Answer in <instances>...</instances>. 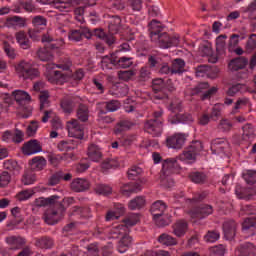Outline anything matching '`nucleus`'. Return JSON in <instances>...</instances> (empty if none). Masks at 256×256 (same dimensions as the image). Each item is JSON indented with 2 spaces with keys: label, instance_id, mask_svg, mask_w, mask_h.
I'll use <instances>...</instances> for the list:
<instances>
[{
  "label": "nucleus",
  "instance_id": "obj_1",
  "mask_svg": "<svg viewBox=\"0 0 256 256\" xmlns=\"http://www.w3.org/2000/svg\"><path fill=\"white\" fill-rule=\"evenodd\" d=\"M163 111H155L152 113V117L145 121L144 131L153 137H161L163 134Z\"/></svg>",
  "mask_w": 256,
  "mask_h": 256
},
{
  "label": "nucleus",
  "instance_id": "obj_2",
  "mask_svg": "<svg viewBox=\"0 0 256 256\" xmlns=\"http://www.w3.org/2000/svg\"><path fill=\"white\" fill-rule=\"evenodd\" d=\"M203 151V143L201 141H193L185 150L180 154L181 161L188 163H195L197 155Z\"/></svg>",
  "mask_w": 256,
  "mask_h": 256
},
{
  "label": "nucleus",
  "instance_id": "obj_3",
  "mask_svg": "<svg viewBox=\"0 0 256 256\" xmlns=\"http://www.w3.org/2000/svg\"><path fill=\"white\" fill-rule=\"evenodd\" d=\"M152 42L158 43L159 47L162 49H169L170 47H177L179 45V37H171L167 34V32H163L156 36V41Z\"/></svg>",
  "mask_w": 256,
  "mask_h": 256
},
{
  "label": "nucleus",
  "instance_id": "obj_4",
  "mask_svg": "<svg viewBox=\"0 0 256 256\" xmlns=\"http://www.w3.org/2000/svg\"><path fill=\"white\" fill-rule=\"evenodd\" d=\"M189 215L192 219H205L209 215H213V206L209 204H202L189 211Z\"/></svg>",
  "mask_w": 256,
  "mask_h": 256
},
{
  "label": "nucleus",
  "instance_id": "obj_5",
  "mask_svg": "<svg viewBox=\"0 0 256 256\" xmlns=\"http://www.w3.org/2000/svg\"><path fill=\"white\" fill-rule=\"evenodd\" d=\"M187 141V135L183 133H176L174 135L168 136L166 138V147L168 149H183V145H185V142Z\"/></svg>",
  "mask_w": 256,
  "mask_h": 256
},
{
  "label": "nucleus",
  "instance_id": "obj_6",
  "mask_svg": "<svg viewBox=\"0 0 256 256\" xmlns=\"http://www.w3.org/2000/svg\"><path fill=\"white\" fill-rule=\"evenodd\" d=\"M210 149L214 155L227 154L229 153V142L225 138H216L212 140Z\"/></svg>",
  "mask_w": 256,
  "mask_h": 256
},
{
  "label": "nucleus",
  "instance_id": "obj_7",
  "mask_svg": "<svg viewBox=\"0 0 256 256\" xmlns=\"http://www.w3.org/2000/svg\"><path fill=\"white\" fill-rule=\"evenodd\" d=\"M63 217H65L63 212H59L58 208L52 206V209L44 214V221L47 225H57Z\"/></svg>",
  "mask_w": 256,
  "mask_h": 256
},
{
  "label": "nucleus",
  "instance_id": "obj_8",
  "mask_svg": "<svg viewBox=\"0 0 256 256\" xmlns=\"http://www.w3.org/2000/svg\"><path fill=\"white\" fill-rule=\"evenodd\" d=\"M41 151H43V146H41V142L37 139H32L24 143L22 147V153L24 155H35L36 153H41Z\"/></svg>",
  "mask_w": 256,
  "mask_h": 256
},
{
  "label": "nucleus",
  "instance_id": "obj_9",
  "mask_svg": "<svg viewBox=\"0 0 256 256\" xmlns=\"http://www.w3.org/2000/svg\"><path fill=\"white\" fill-rule=\"evenodd\" d=\"M91 30L89 28L81 27L78 30H71L68 38L70 41H75L76 43H79V41L83 40V37L85 39H91Z\"/></svg>",
  "mask_w": 256,
  "mask_h": 256
},
{
  "label": "nucleus",
  "instance_id": "obj_10",
  "mask_svg": "<svg viewBox=\"0 0 256 256\" xmlns=\"http://www.w3.org/2000/svg\"><path fill=\"white\" fill-rule=\"evenodd\" d=\"M239 225L234 220H228L223 223V232L224 237L228 241H231V239H235V235H237V227Z\"/></svg>",
  "mask_w": 256,
  "mask_h": 256
},
{
  "label": "nucleus",
  "instance_id": "obj_11",
  "mask_svg": "<svg viewBox=\"0 0 256 256\" xmlns=\"http://www.w3.org/2000/svg\"><path fill=\"white\" fill-rule=\"evenodd\" d=\"M68 132L75 139H83L84 137L83 129H81V125L77 119H72L68 122Z\"/></svg>",
  "mask_w": 256,
  "mask_h": 256
},
{
  "label": "nucleus",
  "instance_id": "obj_12",
  "mask_svg": "<svg viewBox=\"0 0 256 256\" xmlns=\"http://www.w3.org/2000/svg\"><path fill=\"white\" fill-rule=\"evenodd\" d=\"M235 193L238 199H244L245 201H251L256 196L254 188H243L241 186H236Z\"/></svg>",
  "mask_w": 256,
  "mask_h": 256
},
{
  "label": "nucleus",
  "instance_id": "obj_13",
  "mask_svg": "<svg viewBox=\"0 0 256 256\" xmlns=\"http://www.w3.org/2000/svg\"><path fill=\"white\" fill-rule=\"evenodd\" d=\"M235 255L238 256H256V247L253 245L251 242H246L242 245H240L236 252Z\"/></svg>",
  "mask_w": 256,
  "mask_h": 256
},
{
  "label": "nucleus",
  "instance_id": "obj_14",
  "mask_svg": "<svg viewBox=\"0 0 256 256\" xmlns=\"http://www.w3.org/2000/svg\"><path fill=\"white\" fill-rule=\"evenodd\" d=\"M242 231L251 237L256 234V216L248 217L243 221Z\"/></svg>",
  "mask_w": 256,
  "mask_h": 256
},
{
  "label": "nucleus",
  "instance_id": "obj_15",
  "mask_svg": "<svg viewBox=\"0 0 256 256\" xmlns=\"http://www.w3.org/2000/svg\"><path fill=\"white\" fill-rule=\"evenodd\" d=\"M247 65H249V59L245 56L234 58L228 64L231 71H241V69H245Z\"/></svg>",
  "mask_w": 256,
  "mask_h": 256
},
{
  "label": "nucleus",
  "instance_id": "obj_16",
  "mask_svg": "<svg viewBox=\"0 0 256 256\" xmlns=\"http://www.w3.org/2000/svg\"><path fill=\"white\" fill-rule=\"evenodd\" d=\"M101 105H102V107L99 110L100 115H106L107 113H113L121 108V103L118 100L102 102Z\"/></svg>",
  "mask_w": 256,
  "mask_h": 256
},
{
  "label": "nucleus",
  "instance_id": "obj_17",
  "mask_svg": "<svg viewBox=\"0 0 256 256\" xmlns=\"http://www.w3.org/2000/svg\"><path fill=\"white\" fill-rule=\"evenodd\" d=\"M6 242L9 245V251H18L21 249L27 241L21 236H10L6 238Z\"/></svg>",
  "mask_w": 256,
  "mask_h": 256
},
{
  "label": "nucleus",
  "instance_id": "obj_18",
  "mask_svg": "<svg viewBox=\"0 0 256 256\" xmlns=\"http://www.w3.org/2000/svg\"><path fill=\"white\" fill-rule=\"evenodd\" d=\"M90 184L87 179L76 178L70 184V188L74 191V193H83V191H87L89 189Z\"/></svg>",
  "mask_w": 256,
  "mask_h": 256
},
{
  "label": "nucleus",
  "instance_id": "obj_19",
  "mask_svg": "<svg viewBox=\"0 0 256 256\" xmlns=\"http://www.w3.org/2000/svg\"><path fill=\"white\" fill-rule=\"evenodd\" d=\"M165 211H167V204H165V202L162 200H157L152 204L150 208V213L153 219L161 217V215L165 214Z\"/></svg>",
  "mask_w": 256,
  "mask_h": 256
},
{
  "label": "nucleus",
  "instance_id": "obj_20",
  "mask_svg": "<svg viewBox=\"0 0 256 256\" xmlns=\"http://www.w3.org/2000/svg\"><path fill=\"white\" fill-rule=\"evenodd\" d=\"M177 88L173 84V80L167 79L164 82V87L162 88V93L155 96V99H169V93H175Z\"/></svg>",
  "mask_w": 256,
  "mask_h": 256
},
{
  "label": "nucleus",
  "instance_id": "obj_21",
  "mask_svg": "<svg viewBox=\"0 0 256 256\" xmlns=\"http://www.w3.org/2000/svg\"><path fill=\"white\" fill-rule=\"evenodd\" d=\"M172 228L176 237H185V234L189 231V223L185 220H178Z\"/></svg>",
  "mask_w": 256,
  "mask_h": 256
},
{
  "label": "nucleus",
  "instance_id": "obj_22",
  "mask_svg": "<svg viewBox=\"0 0 256 256\" xmlns=\"http://www.w3.org/2000/svg\"><path fill=\"white\" fill-rule=\"evenodd\" d=\"M32 171H43L47 167V159L43 156H35L29 161Z\"/></svg>",
  "mask_w": 256,
  "mask_h": 256
},
{
  "label": "nucleus",
  "instance_id": "obj_23",
  "mask_svg": "<svg viewBox=\"0 0 256 256\" xmlns=\"http://www.w3.org/2000/svg\"><path fill=\"white\" fill-rule=\"evenodd\" d=\"M148 27L151 41H157V36L161 34V31H163V26H161V22L157 20H152L149 23Z\"/></svg>",
  "mask_w": 256,
  "mask_h": 256
},
{
  "label": "nucleus",
  "instance_id": "obj_24",
  "mask_svg": "<svg viewBox=\"0 0 256 256\" xmlns=\"http://www.w3.org/2000/svg\"><path fill=\"white\" fill-rule=\"evenodd\" d=\"M71 205H75V198L73 197H66L61 202L59 199L54 202V207L59 210V213L65 215L67 208L71 207Z\"/></svg>",
  "mask_w": 256,
  "mask_h": 256
},
{
  "label": "nucleus",
  "instance_id": "obj_25",
  "mask_svg": "<svg viewBox=\"0 0 256 256\" xmlns=\"http://www.w3.org/2000/svg\"><path fill=\"white\" fill-rule=\"evenodd\" d=\"M15 39L21 49L27 50L31 47V40H29L25 31L16 32Z\"/></svg>",
  "mask_w": 256,
  "mask_h": 256
},
{
  "label": "nucleus",
  "instance_id": "obj_26",
  "mask_svg": "<svg viewBox=\"0 0 256 256\" xmlns=\"http://www.w3.org/2000/svg\"><path fill=\"white\" fill-rule=\"evenodd\" d=\"M76 117L78 121L87 123V121H89V106L87 104L79 103L76 109Z\"/></svg>",
  "mask_w": 256,
  "mask_h": 256
},
{
  "label": "nucleus",
  "instance_id": "obj_27",
  "mask_svg": "<svg viewBox=\"0 0 256 256\" xmlns=\"http://www.w3.org/2000/svg\"><path fill=\"white\" fill-rule=\"evenodd\" d=\"M55 245V241L53 238L49 236H42L40 238H36L35 246L40 249H53Z\"/></svg>",
  "mask_w": 256,
  "mask_h": 256
},
{
  "label": "nucleus",
  "instance_id": "obj_28",
  "mask_svg": "<svg viewBox=\"0 0 256 256\" xmlns=\"http://www.w3.org/2000/svg\"><path fill=\"white\" fill-rule=\"evenodd\" d=\"M87 155L90 161H94L96 163L101 161V157H103V154L101 153V149L99 148V146L95 144H91L88 147Z\"/></svg>",
  "mask_w": 256,
  "mask_h": 256
},
{
  "label": "nucleus",
  "instance_id": "obj_29",
  "mask_svg": "<svg viewBox=\"0 0 256 256\" xmlns=\"http://www.w3.org/2000/svg\"><path fill=\"white\" fill-rule=\"evenodd\" d=\"M57 199H60V197L57 195H52L48 198L40 197L34 201V205L36 207H47V205L55 207V203H56Z\"/></svg>",
  "mask_w": 256,
  "mask_h": 256
},
{
  "label": "nucleus",
  "instance_id": "obj_30",
  "mask_svg": "<svg viewBox=\"0 0 256 256\" xmlns=\"http://www.w3.org/2000/svg\"><path fill=\"white\" fill-rule=\"evenodd\" d=\"M243 134H242V139L243 141H246L247 143H251L256 137L255 134V128L253 127L252 124H246L243 126Z\"/></svg>",
  "mask_w": 256,
  "mask_h": 256
},
{
  "label": "nucleus",
  "instance_id": "obj_31",
  "mask_svg": "<svg viewBox=\"0 0 256 256\" xmlns=\"http://www.w3.org/2000/svg\"><path fill=\"white\" fill-rule=\"evenodd\" d=\"M119 29H121V17L112 16L108 24V31L110 35H117V33H119Z\"/></svg>",
  "mask_w": 256,
  "mask_h": 256
},
{
  "label": "nucleus",
  "instance_id": "obj_32",
  "mask_svg": "<svg viewBox=\"0 0 256 256\" xmlns=\"http://www.w3.org/2000/svg\"><path fill=\"white\" fill-rule=\"evenodd\" d=\"M60 107L66 115H71L75 111V102L71 98H64L60 102Z\"/></svg>",
  "mask_w": 256,
  "mask_h": 256
},
{
  "label": "nucleus",
  "instance_id": "obj_33",
  "mask_svg": "<svg viewBox=\"0 0 256 256\" xmlns=\"http://www.w3.org/2000/svg\"><path fill=\"white\" fill-rule=\"evenodd\" d=\"M38 3H42V5H51V4H55L57 9H69V7H71V5H73V1H61V0H37Z\"/></svg>",
  "mask_w": 256,
  "mask_h": 256
},
{
  "label": "nucleus",
  "instance_id": "obj_34",
  "mask_svg": "<svg viewBox=\"0 0 256 256\" xmlns=\"http://www.w3.org/2000/svg\"><path fill=\"white\" fill-rule=\"evenodd\" d=\"M157 241L159 243H161V245H166V247H173L175 245H177V238L167 234V233H163L161 234Z\"/></svg>",
  "mask_w": 256,
  "mask_h": 256
},
{
  "label": "nucleus",
  "instance_id": "obj_35",
  "mask_svg": "<svg viewBox=\"0 0 256 256\" xmlns=\"http://www.w3.org/2000/svg\"><path fill=\"white\" fill-rule=\"evenodd\" d=\"M7 27H25L27 25L25 18L21 16H13L6 19Z\"/></svg>",
  "mask_w": 256,
  "mask_h": 256
},
{
  "label": "nucleus",
  "instance_id": "obj_36",
  "mask_svg": "<svg viewBox=\"0 0 256 256\" xmlns=\"http://www.w3.org/2000/svg\"><path fill=\"white\" fill-rule=\"evenodd\" d=\"M175 167H177V160L175 158L166 159L165 162L163 163V168H162L163 174L166 176L171 175Z\"/></svg>",
  "mask_w": 256,
  "mask_h": 256
},
{
  "label": "nucleus",
  "instance_id": "obj_37",
  "mask_svg": "<svg viewBox=\"0 0 256 256\" xmlns=\"http://www.w3.org/2000/svg\"><path fill=\"white\" fill-rule=\"evenodd\" d=\"M141 189V184L139 183L125 184L122 188V194L126 195V197H129L132 193H139Z\"/></svg>",
  "mask_w": 256,
  "mask_h": 256
},
{
  "label": "nucleus",
  "instance_id": "obj_38",
  "mask_svg": "<svg viewBox=\"0 0 256 256\" xmlns=\"http://www.w3.org/2000/svg\"><path fill=\"white\" fill-rule=\"evenodd\" d=\"M189 179L192 183L203 185V183H207V174L203 172H191L189 174Z\"/></svg>",
  "mask_w": 256,
  "mask_h": 256
},
{
  "label": "nucleus",
  "instance_id": "obj_39",
  "mask_svg": "<svg viewBox=\"0 0 256 256\" xmlns=\"http://www.w3.org/2000/svg\"><path fill=\"white\" fill-rule=\"evenodd\" d=\"M37 57L43 62L53 61V52L48 50L47 46H44L37 51Z\"/></svg>",
  "mask_w": 256,
  "mask_h": 256
},
{
  "label": "nucleus",
  "instance_id": "obj_40",
  "mask_svg": "<svg viewBox=\"0 0 256 256\" xmlns=\"http://www.w3.org/2000/svg\"><path fill=\"white\" fill-rule=\"evenodd\" d=\"M143 207H145V197L143 196H137L136 198L132 199L128 204V209H130V211L143 209Z\"/></svg>",
  "mask_w": 256,
  "mask_h": 256
},
{
  "label": "nucleus",
  "instance_id": "obj_41",
  "mask_svg": "<svg viewBox=\"0 0 256 256\" xmlns=\"http://www.w3.org/2000/svg\"><path fill=\"white\" fill-rule=\"evenodd\" d=\"M40 75L41 72H39V69L33 67V64H30V66L26 70V73L22 75V79H24V81H27L28 79L33 81V79H37V77H40Z\"/></svg>",
  "mask_w": 256,
  "mask_h": 256
},
{
  "label": "nucleus",
  "instance_id": "obj_42",
  "mask_svg": "<svg viewBox=\"0 0 256 256\" xmlns=\"http://www.w3.org/2000/svg\"><path fill=\"white\" fill-rule=\"evenodd\" d=\"M12 95L15 98V101L21 105L23 101H31V95L23 90H16L12 92Z\"/></svg>",
  "mask_w": 256,
  "mask_h": 256
},
{
  "label": "nucleus",
  "instance_id": "obj_43",
  "mask_svg": "<svg viewBox=\"0 0 256 256\" xmlns=\"http://www.w3.org/2000/svg\"><path fill=\"white\" fill-rule=\"evenodd\" d=\"M185 71V61L181 58H177L172 63L171 73L173 74H181Z\"/></svg>",
  "mask_w": 256,
  "mask_h": 256
},
{
  "label": "nucleus",
  "instance_id": "obj_44",
  "mask_svg": "<svg viewBox=\"0 0 256 256\" xmlns=\"http://www.w3.org/2000/svg\"><path fill=\"white\" fill-rule=\"evenodd\" d=\"M57 148L59 151H73V149H77V143L75 140L61 141Z\"/></svg>",
  "mask_w": 256,
  "mask_h": 256
},
{
  "label": "nucleus",
  "instance_id": "obj_45",
  "mask_svg": "<svg viewBox=\"0 0 256 256\" xmlns=\"http://www.w3.org/2000/svg\"><path fill=\"white\" fill-rule=\"evenodd\" d=\"M131 127H133V124H131V122H129L127 120L120 121L116 124V126L114 128V133L116 135H119V134L123 133V131H129V129H131Z\"/></svg>",
  "mask_w": 256,
  "mask_h": 256
},
{
  "label": "nucleus",
  "instance_id": "obj_46",
  "mask_svg": "<svg viewBox=\"0 0 256 256\" xmlns=\"http://www.w3.org/2000/svg\"><path fill=\"white\" fill-rule=\"evenodd\" d=\"M164 85H165V80L161 78H156L152 81V91L154 93V97L156 95H161Z\"/></svg>",
  "mask_w": 256,
  "mask_h": 256
},
{
  "label": "nucleus",
  "instance_id": "obj_47",
  "mask_svg": "<svg viewBox=\"0 0 256 256\" xmlns=\"http://www.w3.org/2000/svg\"><path fill=\"white\" fill-rule=\"evenodd\" d=\"M21 181L23 185H33L37 181V176L33 171H25Z\"/></svg>",
  "mask_w": 256,
  "mask_h": 256
},
{
  "label": "nucleus",
  "instance_id": "obj_48",
  "mask_svg": "<svg viewBox=\"0 0 256 256\" xmlns=\"http://www.w3.org/2000/svg\"><path fill=\"white\" fill-rule=\"evenodd\" d=\"M30 66H31V62L22 60L15 65V71L19 75V77H23V75L26 73L28 67H30Z\"/></svg>",
  "mask_w": 256,
  "mask_h": 256
},
{
  "label": "nucleus",
  "instance_id": "obj_49",
  "mask_svg": "<svg viewBox=\"0 0 256 256\" xmlns=\"http://www.w3.org/2000/svg\"><path fill=\"white\" fill-rule=\"evenodd\" d=\"M154 221L157 227H167V225H171V216L167 214H163L160 217L154 218Z\"/></svg>",
  "mask_w": 256,
  "mask_h": 256
},
{
  "label": "nucleus",
  "instance_id": "obj_50",
  "mask_svg": "<svg viewBox=\"0 0 256 256\" xmlns=\"http://www.w3.org/2000/svg\"><path fill=\"white\" fill-rule=\"evenodd\" d=\"M33 195H35V191H33L31 189H26V190L20 191L16 195V199L18 201H27L28 199H31L33 197Z\"/></svg>",
  "mask_w": 256,
  "mask_h": 256
},
{
  "label": "nucleus",
  "instance_id": "obj_51",
  "mask_svg": "<svg viewBox=\"0 0 256 256\" xmlns=\"http://www.w3.org/2000/svg\"><path fill=\"white\" fill-rule=\"evenodd\" d=\"M243 179L246 181L248 185H255L256 183V171L255 170H248L243 173Z\"/></svg>",
  "mask_w": 256,
  "mask_h": 256
},
{
  "label": "nucleus",
  "instance_id": "obj_52",
  "mask_svg": "<svg viewBox=\"0 0 256 256\" xmlns=\"http://www.w3.org/2000/svg\"><path fill=\"white\" fill-rule=\"evenodd\" d=\"M142 173L143 169H141V167L132 166L127 172L128 179H130L131 181H135V179H137V177H139V175H141Z\"/></svg>",
  "mask_w": 256,
  "mask_h": 256
},
{
  "label": "nucleus",
  "instance_id": "obj_53",
  "mask_svg": "<svg viewBox=\"0 0 256 256\" xmlns=\"http://www.w3.org/2000/svg\"><path fill=\"white\" fill-rule=\"evenodd\" d=\"M95 191L98 195H111V193H113V189L105 184H97Z\"/></svg>",
  "mask_w": 256,
  "mask_h": 256
},
{
  "label": "nucleus",
  "instance_id": "obj_54",
  "mask_svg": "<svg viewBox=\"0 0 256 256\" xmlns=\"http://www.w3.org/2000/svg\"><path fill=\"white\" fill-rule=\"evenodd\" d=\"M245 49L247 53H253L256 49V34H251L246 42Z\"/></svg>",
  "mask_w": 256,
  "mask_h": 256
},
{
  "label": "nucleus",
  "instance_id": "obj_55",
  "mask_svg": "<svg viewBox=\"0 0 256 256\" xmlns=\"http://www.w3.org/2000/svg\"><path fill=\"white\" fill-rule=\"evenodd\" d=\"M39 99H40V111H43L45 107H49V91L40 92Z\"/></svg>",
  "mask_w": 256,
  "mask_h": 256
},
{
  "label": "nucleus",
  "instance_id": "obj_56",
  "mask_svg": "<svg viewBox=\"0 0 256 256\" xmlns=\"http://www.w3.org/2000/svg\"><path fill=\"white\" fill-rule=\"evenodd\" d=\"M219 237L221 234L217 230H212L207 232L204 239L207 243H215V241H219Z\"/></svg>",
  "mask_w": 256,
  "mask_h": 256
},
{
  "label": "nucleus",
  "instance_id": "obj_57",
  "mask_svg": "<svg viewBox=\"0 0 256 256\" xmlns=\"http://www.w3.org/2000/svg\"><path fill=\"white\" fill-rule=\"evenodd\" d=\"M151 78V72H149V69L143 67L140 69V73L137 77L138 83H145V81H149Z\"/></svg>",
  "mask_w": 256,
  "mask_h": 256
},
{
  "label": "nucleus",
  "instance_id": "obj_58",
  "mask_svg": "<svg viewBox=\"0 0 256 256\" xmlns=\"http://www.w3.org/2000/svg\"><path fill=\"white\" fill-rule=\"evenodd\" d=\"M118 65L121 69H129L133 65V58L132 57H120L118 59Z\"/></svg>",
  "mask_w": 256,
  "mask_h": 256
},
{
  "label": "nucleus",
  "instance_id": "obj_59",
  "mask_svg": "<svg viewBox=\"0 0 256 256\" xmlns=\"http://www.w3.org/2000/svg\"><path fill=\"white\" fill-rule=\"evenodd\" d=\"M126 227H133L136 223H139V214H130L127 218L123 220Z\"/></svg>",
  "mask_w": 256,
  "mask_h": 256
},
{
  "label": "nucleus",
  "instance_id": "obj_60",
  "mask_svg": "<svg viewBox=\"0 0 256 256\" xmlns=\"http://www.w3.org/2000/svg\"><path fill=\"white\" fill-rule=\"evenodd\" d=\"M209 71H211V66L207 64L199 65L195 68L196 77H205Z\"/></svg>",
  "mask_w": 256,
  "mask_h": 256
},
{
  "label": "nucleus",
  "instance_id": "obj_61",
  "mask_svg": "<svg viewBox=\"0 0 256 256\" xmlns=\"http://www.w3.org/2000/svg\"><path fill=\"white\" fill-rule=\"evenodd\" d=\"M11 183V174L7 171H3L0 174V187L5 188Z\"/></svg>",
  "mask_w": 256,
  "mask_h": 256
},
{
  "label": "nucleus",
  "instance_id": "obj_62",
  "mask_svg": "<svg viewBox=\"0 0 256 256\" xmlns=\"http://www.w3.org/2000/svg\"><path fill=\"white\" fill-rule=\"evenodd\" d=\"M225 39H227V35L225 34H222L216 38L217 51H225V47H226Z\"/></svg>",
  "mask_w": 256,
  "mask_h": 256
},
{
  "label": "nucleus",
  "instance_id": "obj_63",
  "mask_svg": "<svg viewBox=\"0 0 256 256\" xmlns=\"http://www.w3.org/2000/svg\"><path fill=\"white\" fill-rule=\"evenodd\" d=\"M3 166L7 171H19V164L15 160H6Z\"/></svg>",
  "mask_w": 256,
  "mask_h": 256
},
{
  "label": "nucleus",
  "instance_id": "obj_64",
  "mask_svg": "<svg viewBox=\"0 0 256 256\" xmlns=\"http://www.w3.org/2000/svg\"><path fill=\"white\" fill-rule=\"evenodd\" d=\"M71 215H80L81 217H87L89 215V209L79 206L72 207Z\"/></svg>",
  "mask_w": 256,
  "mask_h": 256
}]
</instances>
